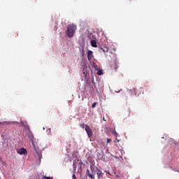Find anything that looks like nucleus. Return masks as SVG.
<instances>
[{"label":"nucleus","mask_w":179,"mask_h":179,"mask_svg":"<svg viewBox=\"0 0 179 179\" xmlns=\"http://www.w3.org/2000/svg\"><path fill=\"white\" fill-rule=\"evenodd\" d=\"M92 58H93V51L88 50V52H87V59H88V61H92Z\"/></svg>","instance_id":"7"},{"label":"nucleus","mask_w":179,"mask_h":179,"mask_svg":"<svg viewBox=\"0 0 179 179\" xmlns=\"http://www.w3.org/2000/svg\"><path fill=\"white\" fill-rule=\"evenodd\" d=\"M110 69L112 72H117V70L118 69V62L117 59L110 62Z\"/></svg>","instance_id":"4"},{"label":"nucleus","mask_w":179,"mask_h":179,"mask_svg":"<svg viewBox=\"0 0 179 179\" xmlns=\"http://www.w3.org/2000/svg\"><path fill=\"white\" fill-rule=\"evenodd\" d=\"M97 75H99V76L103 75V70L98 71Z\"/></svg>","instance_id":"11"},{"label":"nucleus","mask_w":179,"mask_h":179,"mask_svg":"<svg viewBox=\"0 0 179 179\" xmlns=\"http://www.w3.org/2000/svg\"><path fill=\"white\" fill-rule=\"evenodd\" d=\"M117 142H120V140H117Z\"/></svg>","instance_id":"21"},{"label":"nucleus","mask_w":179,"mask_h":179,"mask_svg":"<svg viewBox=\"0 0 179 179\" xmlns=\"http://www.w3.org/2000/svg\"><path fill=\"white\" fill-rule=\"evenodd\" d=\"M43 179H52V178L50 177H44Z\"/></svg>","instance_id":"17"},{"label":"nucleus","mask_w":179,"mask_h":179,"mask_svg":"<svg viewBox=\"0 0 179 179\" xmlns=\"http://www.w3.org/2000/svg\"><path fill=\"white\" fill-rule=\"evenodd\" d=\"M80 128H83V129H85V131L87 132V136L90 138H92L93 136V132L92 131V129H90V127L87 124H85V123H82L80 124Z\"/></svg>","instance_id":"3"},{"label":"nucleus","mask_w":179,"mask_h":179,"mask_svg":"<svg viewBox=\"0 0 179 179\" xmlns=\"http://www.w3.org/2000/svg\"><path fill=\"white\" fill-rule=\"evenodd\" d=\"M102 50H103V52H108V49H106V50H104V49H102Z\"/></svg>","instance_id":"16"},{"label":"nucleus","mask_w":179,"mask_h":179,"mask_svg":"<svg viewBox=\"0 0 179 179\" xmlns=\"http://www.w3.org/2000/svg\"><path fill=\"white\" fill-rule=\"evenodd\" d=\"M20 124L22 127H23L24 128V129H26V131H30V127H29V124H27V121L21 120Z\"/></svg>","instance_id":"5"},{"label":"nucleus","mask_w":179,"mask_h":179,"mask_svg":"<svg viewBox=\"0 0 179 179\" xmlns=\"http://www.w3.org/2000/svg\"><path fill=\"white\" fill-rule=\"evenodd\" d=\"M112 134H113V135H115V136H118V134H117V131H115V130L112 131Z\"/></svg>","instance_id":"13"},{"label":"nucleus","mask_w":179,"mask_h":179,"mask_svg":"<svg viewBox=\"0 0 179 179\" xmlns=\"http://www.w3.org/2000/svg\"><path fill=\"white\" fill-rule=\"evenodd\" d=\"M18 155H26L27 153V151L24 148H20L17 150Z\"/></svg>","instance_id":"8"},{"label":"nucleus","mask_w":179,"mask_h":179,"mask_svg":"<svg viewBox=\"0 0 179 179\" xmlns=\"http://www.w3.org/2000/svg\"><path fill=\"white\" fill-rule=\"evenodd\" d=\"M72 179H77V178H76V175L73 174V175L72 176Z\"/></svg>","instance_id":"14"},{"label":"nucleus","mask_w":179,"mask_h":179,"mask_svg":"<svg viewBox=\"0 0 179 179\" xmlns=\"http://www.w3.org/2000/svg\"><path fill=\"white\" fill-rule=\"evenodd\" d=\"M107 143H110V142H111V139H110V138H107Z\"/></svg>","instance_id":"15"},{"label":"nucleus","mask_w":179,"mask_h":179,"mask_svg":"<svg viewBox=\"0 0 179 179\" xmlns=\"http://www.w3.org/2000/svg\"><path fill=\"white\" fill-rule=\"evenodd\" d=\"M10 124H15V125H17V124H19V122H0V125H10Z\"/></svg>","instance_id":"6"},{"label":"nucleus","mask_w":179,"mask_h":179,"mask_svg":"<svg viewBox=\"0 0 179 179\" xmlns=\"http://www.w3.org/2000/svg\"><path fill=\"white\" fill-rule=\"evenodd\" d=\"M29 138H30V139H31V141H33V135H30Z\"/></svg>","instance_id":"18"},{"label":"nucleus","mask_w":179,"mask_h":179,"mask_svg":"<svg viewBox=\"0 0 179 179\" xmlns=\"http://www.w3.org/2000/svg\"><path fill=\"white\" fill-rule=\"evenodd\" d=\"M94 67L97 68V66L96 65V64H94Z\"/></svg>","instance_id":"19"},{"label":"nucleus","mask_w":179,"mask_h":179,"mask_svg":"<svg viewBox=\"0 0 179 179\" xmlns=\"http://www.w3.org/2000/svg\"><path fill=\"white\" fill-rule=\"evenodd\" d=\"M76 25L73 24H71L68 26L67 30L66 31V34L68 36L69 38L73 37L75 36V33L76 31Z\"/></svg>","instance_id":"1"},{"label":"nucleus","mask_w":179,"mask_h":179,"mask_svg":"<svg viewBox=\"0 0 179 179\" xmlns=\"http://www.w3.org/2000/svg\"><path fill=\"white\" fill-rule=\"evenodd\" d=\"M90 170L92 171V173H90V171L87 170V176L88 177H90V178L94 179V176H93V174H96V172L99 169L96 166H94V164H93V162L90 164Z\"/></svg>","instance_id":"2"},{"label":"nucleus","mask_w":179,"mask_h":179,"mask_svg":"<svg viewBox=\"0 0 179 179\" xmlns=\"http://www.w3.org/2000/svg\"><path fill=\"white\" fill-rule=\"evenodd\" d=\"M91 45H92V47H94V48H97V42L96 41V40L91 41Z\"/></svg>","instance_id":"10"},{"label":"nucleus","mask_w":179,"mask_h":179,"mask_svg":"<svg viewBox=\"0 0 179 179\" xmlns=\"http://www.w3.org/2000/svg\"><path fill=\"white\" fill-rule=\"evenodd\" d=\"M96 176L98 177V179H101V176H103V174H104L103 172H101V171H100L99 169H98L96 171Z\"/></svg>","instance_id":"9"},{"label":"nucleus","mask_w":179,"mask_h":179,"mask_svg":"<svg viewBox=\"0 0 179 179\" xmlns=\"http://www.w3.org/2000/svg\"><path fill=\"white\" fill-rule=\"evenodd\" d=\"M96 106H97V102H94L92 105V108H95Z\"/></svg>","instance_id":"12"},{"label":"nucleus","mask_w":179,"mask_h":179,"mask_svg":"<svg viewBox=\"0 0 179 179\" xmlns=\"http://www.w3.org/2000/svg\"><path fill=\"white\" fill-rule=\"evenodd\" d=\"M107 174H109V176H111V173H110V172H107Z\"/></svg>","instance_id":"20"}]
</instances>
